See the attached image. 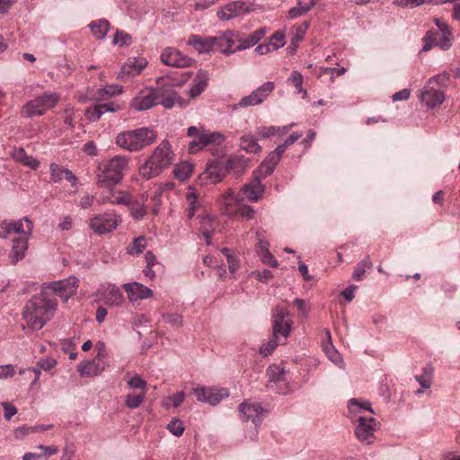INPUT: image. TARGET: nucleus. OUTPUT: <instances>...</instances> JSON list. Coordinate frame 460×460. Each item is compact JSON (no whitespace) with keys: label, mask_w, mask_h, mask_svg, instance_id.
Instances as JSON below:
<instances>
[{"label":"nucleus","mask_w":460,"mask_h":460,"mask_svg":"<svg viewBox=\"0 0 460 460\" xmlns=\"http://www.w3.org/2000/svg\"><path fill=\"white\" fill-rule=\"evenodd\" d=\"M57 308L56 299L41 290L26 303L22 317L30 329L39 331L54 316Z\"/></svg>","instance_id":"nucleus-1"},{"label":"nucleus","mask_w":460,"mask_h":460,"mask_svg":"<svg viewBox=\"0 0 460 460\" xmlns=\"http://www.w3.org/2000/svg\"><path fill=\"white\" fill-rule=\"evenodd\" d=\"M157 133L151 128L142 127L132 130L119 133L115 143L121 149L130 153L139 152L155 143Z\"/></svg>","instance_id":"nucleus-2"},{"label":"nucleus","mask_w":460,"mask_h":460,"mask_svg":"<svg viewBox=\"0 0 460 460\" xmlns=\"http://www.w3.org/2000/svg\"><path fill=\"white\" fill-rule=\"evenodd\" d=\"M130 158L127 155H115L98 166L97 182L111 188L119 184L129 168Z\"/></svg>","instance_id":"nucleus-3"},{"label":"nucleus","mask_w":460,"mask_h":460,"mask_svg":"<svg viewBox=\"0 0 460 460\" xmlns=\"http://www.w3.org/2000/svg\"><path fill=\"white\" fill-rule=\"evenodd\" d=\"M173 156L174 155L169 141H162L149 159L140 167V174L146 179H151L160 174L164 168L172 163Z\"/></svg>","instance_id":"nucleus-4"},{"label":"nucleus","mask_w":460,"mask_h":460,"mask_svg":"<svg viewBox=\"0 0 460 460\" xmlns=\"http://www.w3.org/2000/svg\"><path fill=\"white\" fill-rule=\"evenodd\" d=\"M187 136L193 138L189 144L190 154H197L208 146H220L226 141L222 133L210 131L203 127H189Z\"/></svg>","instance_id":"nucleus-5"},{"label":"nucleus","mask_w":460,"mask_h":460,"mask_svg":"<svg viewBox=\"0 0 460 460\" xmlns=\"http://www.w3.org/2000/svg\"><path fill=\"white\" fill-rule=\"evenodd\" d=\"M60 100V94L55 92H45L41 95L28 102L22 108V115L23 117L41 116L45 112L54 108Z\"/></svg>","instance_id":"nucleus-6"},{"label":"nucleus","mask_w":460,"mask_h":460,"mask_svg":"<svg viewBox=\"0 0 460 460\" xmlns=\"http://www.w3.org/2000/svg\"><path fill=\"white\" fill-rule=\"evenodd\" d=\"M32 229L33 223L27 217L18 220H3L0 222V238L6 239L13 234H17V237H31Z\"/></svg>","instance_id":"nucleus-7"},{"label":"nucleus","mask_w":460,"mask_h":460,"mask_svg":"<svg viewBox=\"0 0 460 460\" xmlns=\"http://www.w3.org/2000/svg\"><path fill=\"white\" fill-rule=\"evenodd\" d=\"M121 222L120 217L114 211L99 214L89 219L91 230L99 235L114 231Z\"/></svg>","instance_id":"nucleus-8"},{"label":"nucleus","mask_w":460,"mask_h":460,"mask_svg":"<svg viewBox=\"0 0 460 460\" xmlns=\"http://www.w3.org/2000/svg\"><path fill=\"white\" fill-rule=\"evenodd\" d=\"M275 84L267 81L253 90L249 95L243 97L237 103L234 104L233 110L252 107L261 104L274 91Z\"/></svg>","instance_id":"nucleus-9"},{"label":"nucleus","mask_w":460,"mask_h":460,"mask_svg":"<svg viewBox=\"0 0 460 460\" xmlns=\"http://www.w3.org/2000/svg\"><path fill=\"white\" fill-rule=\"evenodd\" d=\"M79 286V279L75 276H70L58 281L45 283L43 288L53 291L55 295L59 296L63 302H67L76 292Z\"/></svg>","instance_id":"nucleus-10"},{"label":"nucleus","mask_w":460,"mask_h":460,"mask_svg":"<svg viewBox=\"0 0 460 460\" xmlns=\"http://www.w3.org/2000/svg\"><path fill=\"white\" fill-rule=\"evenodd\" d=\"M236 158H230L226 162V166L219 161H213L208 164L206 170L200 174L199 181L202 184H215L220 182L225 175L226 170L231 168L235 163Z\"/></svg>","instance_id":"nucleus-11"},{"label":"nucleus","mask_w":460,"mask_h":460,"mask_svg":"<svg viewBox=\"0 0 460 460\" xmlns=\"http://www.w3.org/2000/svg\"><path fill=\"white\" fill-rule=\"evenodd\" d=\"M356 421V438L362 443L372 444L375 439V431L377 425L376 420L374 417L366 418L359 416Z\"/></svg>","instance_id":"nucleus-12"},{"label":"nucleus","mask_w":460,"mask_h":460,"mask_svg":"<svg viewBox=\"0 0 460 460\" xmlns=\"http://www.w3.org/2000/svg\"><path fill=\"white\" fill-rule=\"evenodd\" d=\"M288 316L287 309L277 306L272 311L273 336L284 339L288 338L292 325V321L286 319Z\"/></svg>","instance_id":"nucleus-13"},{"label":"nucleus","mask_w":460,"mask_h":460,"mask_svg":"<svg viewBox=\"0 0 460 460\" xmlns=\"http://www.w3.org/2000/svg\"><path fill=\"white\" fill-rule=\"evenodd\" d=\"M293 143L295 142L291 137H288L283 144L278 146L273 152L269 154L259 167V172L261 177H267L273 172L281 158V155L286 151L287 147L291 146Z\"/></svg>","instance_id":"nucleus-14"},{"label":"nucleus","mask_w":460,"mask_h":460,"mask_svg":"<svg viewBox=\"0 0 460 460\" xmlns=\"http://www.w3.org/2000/svg\"><path fill=\"white\" fill-rule=\"evenodd\" d=\"M240 417L243 421H252L255 427H258L265 417L266 411L259 402H251L244 401L238 406Z\"/></svg>","instance_id":"nucleus-15"},{"label":"nucleus","mask_w":460,"mask_h":460,"mask_svg":"<svg viewBox=\"0 0 460 460\" xmlns=\"http://www.w3.org/2000/svg\"><path fill=\"white\" fill-rule=\"evenodd\" d=\"M155 94V87H145L132 98L129 106L132 110L137 111L150 110L157 105Z\"/></svg>","instance_id":"nucleus-16"},{"label":"nucleus","mask_w":460,"mask_h":460,"mask_svg":"<svg viewBox=\"0 0 460 460\" xmlns=\"http://www.w3.org/2000/svg\"><path fill=\"white\" fill-rule=\"evenodd\" d=\"M199 402H207L212 406L218 404L224 397L228 396V391L225 388H212L199 386L192 389Z\"/></svg>","instance_id":"nucleus-17"},{"label":"nucleus","mask_w":460,"mask_h":460,"mask_svg":"<svg viewBox=\"0 0 460 460\" xmlns=\"http://www.w3.org/2000/svg\"><path fill=\"white\" fill-rule=\"evenodd\" d=\"M440 78L447 79V75L445 73L443 75H438L431 78L429 84L424 87L420 93V101L428 107L433 108L437 105H439L443 102L445 99L442 91H440L439 89H435L431 86V84L433 82L438 81Z\"/></svg>","instance_id":"nucleus-18"},{"label":"nucleus","mask_w":460,"mask_h":460,"mask_svg":"<svg viewBox=\"0 0 460 460\" xmlns=\"http://www.w3.org/2000/svg\"><path fill=\"white\" fill-rule=\"evenodd\" d=\"M161 61L166 66L174 67H189L194 63L191 58L172 47L165 48L163 50Z\"/></svg>","instance_id":"nucleus-19"},{"label":"nucleus","mask_w":460,"mask_h":460,"mask_svg":"<svg viewBox=\"0 0 460 460\" xmlns=\"http://www.w3.org/2000/svg\"><path fill=\"white\" fill-rule=\"evenodd\" d=\"M156 93V103L161 104L165 109H172L175 104L183 106L181 97L171 85H161L155 87Z\"/></svg>","instance_id":"nucleus-20"},{"label":"nucleus","mask_w":460,"mask_h":460,"mask_svg":"<svg viewBox=\"0 0 460 460\" xmlns=\"http://www.w3.org/2000/svg\"><path fill=\"white\" fill-rule=\"evenodd\" d=\"M220 207L223 214L232 219H235L236 209L242 201L241 194L235 193L232 189H228L222 194L220 199Z\"/></svg>","instance_id":"nucleus-21"},{"label":"nucleus","mask_w":460,"mask_h":460,"mask_svg":"<svg viewBox=\"0 0 460 460\" xmlns=\"http://www.w3.org/2000/svg\"><path fill=\"white\" fill-rule=\"evenodd\" d=\"M98 292L104 303L111 306H119L124 303V296L117 286L113 284L102 285Z\"/></svg>","instance_id":"nucleus-22"},{"label":"nucleus","mask_w":460,"mask_h":460,"mask_svg":"<svg viewBox=\"0 0 460 460\" xmlns=\"http://www.w3.org/2000/svg\"><path fill=\"white\" fill-rule=\"evenodd\" d=\"M264 192V186L261 184V180L256 177L249 183L244 184L240 191L242 201L256 202L258 201Z\"/></svg>","instance_id":"nucleus-23"},{"label":"nucleus","mask_w":460,"mask_h":460,"mask_svg":"<svg viewBox=\"0 0 460 460\" xmlns=\"http://www.w3.org/2000/svg\"><path fill=\"white\" fill-rule=\"evenodd\" d=\"M234 32L232 31H226L219 32L217 36H212L214 51H219L223 54H232L236 52L234 50Z\"/></svg>","instance_id":"nucleus-24"},{"label":"nucleus","mask_w":460,"mask_h":460,"mask_svg":"<svg viewBox=\"0 0 460 460\" xmlns=\"http://www.w3.org/2000/svg\"><path fill=\"white\" fill-rule=\"evenodd\" d=\"M248 12V7L244 2L234 1L222 7L217 12V16L221 21H228Z\"/></svg>","instance_id":"nucleus-25"},{"label":"nucleus","mask_w":460,"mask_h":460,"mask_svg":"<svg viewBox=\"0 0 460 460\" xmlns=\"http://www.w3.org/2000/svg\"><path fill=\"white\" fill-rule=\"evenodd\" d=\"M123 288L131 302L146 299L153 296V291L149 288L138 282L126 283L123 285Z\"/></svg>","instance_id":"nucleus-26"},{"label":"nucleus","mask_w":460,"mask_h":460,"mask_svg":"<svg viewBox=\"0 0 460 460\" xmlns=\"http://www.w3.org/2000/svg\"><path fill=\"white\" fill-rule=\"evenodd\" d=\"M146 66L147 60L145 58H128L122 66L119 77L124 79L125 76L137 75Z\"/></svg>","instance_id":"nucleus-27"},{"label":"nucleus","mask_w":460,"mask_h":460,"mask_svg":"<svg viewBox=\"0 0 460 460\" xmlns=\"http://www.w3.org/2000/svg\"><path fill=\"white\" fill-rule=\"evenodd\" d=\"M105 369V363L101 359H92L81 362L77 371L82 376H97Z\"/></svg>","instance_id":"nucleus-28"},{"label":"nucleus","mask_w":460,"mask_h":460,"mask_svg":"<svg viewBox=\"0 0 460 460\" xmlns=\"http://www.w3.org/2000/svg\"><path fill=\"white\" fill-rule=\"evenodd\" d=\"M212 40V36L209 37H202L200 35L192 34L187 40V44L189 46L193 47V49L199 54L208 53L209 51H214V46Z\"/></svg>","instance_id":"nucleus-29"},{"label":"nucleus","mask_w":460,"mask_h":460,"mask_svg":"<svg viewBox=\"0 0 460 460\" xmlns=\"http://www.w3.org/2000/svg\"><path fill=\"white\" fill-rule=\"evenodd\" d=\"M30 238L31 237H15L13 239L11 251V260L13 263L15 264L25 257Z\"/></svg>","instance_id":"nucleus-30"},{"label":"nucleus","mask_w":460,"mask_h":460,"mask_svg":"<svg viewBox=\"0 0 460 460\" xmlns=\"http://www.w3.org/2000/svg\"><path fill=\"white\" fill-rule=\"evenodd\" d=\"M266 34L265 28L255 30L250 35L238 40L239 44L234 47V50L242 51L255 46Z\"/></svg>","instance_id":"nucleus-31"},{"label":"nucleus","mask_w":460,"mask_h":460,"mask_svg":"<svg viewBox=\"0 0 460 460\" xmlns=\"http://www.w3.org/2000/svg\"><path fill=\"white\" fill-rule=\"evenodd\" d=\"M437 25L439 30L438 36H437V46L442 50H447L452 46L451 31L443 22L437 20Z\"/></svg>","instance_id":"nucleus-32"},{"label":"nucleus","mask_w":460,"mask_h":460,"mask_svg":"<svg viewBox=\"0 0 460 460\" xmlns=\"http://www.w3.org/2000/svg\"><path fill=\"white\" fill-rule=\"evenodd\" d=\"M294 126V123L283 126V127H276V126H262L257 128V134L261 138H269L272 136H283L286 135Z\"/></svg>","instance_id":"nucleus-33"},{"label":"nucleus","mask_w":460,"mask_h":460,"mask_svg":"<svg viewBox=\"0 0 460 460\" xmlns=\"http://www.w3.org/2000/svg\"><path fill=\"white\" fill-rule=\"evenodd\" d=\"M114 111H116V109L113 107L112 103H101L87 109L85 116L90 121H97L102 114Z\"/></svg>","instance_id":"nucleus-34"},{"label":"nucleus","mask_w":460,"mask_h":460,"mask_svg":"<svg viewBox=\"0 0 460 460\" xmlns=\"http://www.w3.org/2000/svg\"><path fill=\"white\" fill-rule=\"evenodd\" d=\"M88 27L96 40H100L106 37L110 30V22L106 19H100L91 22Z\"/></svg>","instance_id":"nucleus-35"},{"label":"nucleus","mask_w":460,"mask_h":460,"mask_svg":"<svg viewBox=\"0 0 460 460\" xmlns=\"http://www.w3.org/2000/svg\"><path fill=\"white\" fill-rule=\"evenodd\" d=\"M208 85V75L205 71L200 70L197 75L194 84L190 88V95L191 98L199 96Z\"/></svg>","instance_id":"nucleus-36"},{"label":"nucleus","mask_w":460,"mask_h":460,"mask_svg":"<svg viewBox=\"0 0 460 460\" xmlns=\"http://www.w3.org/2000/svg\"><path fill=\"white\" fill-rule=\"evenodd\" d=\"M111 199L112 205H131L133 202V196L126 190L111 189Z\"/></svg>","instance_id":"nucleus-37"},{"label":"nucleus","mask_w":460,"mask_h":460,"mask_svg":"<svg viewBox=\"0 0 460 460\" xmlns=\"http://www.w3.org/2000/svg\"><path fill=\"white\" fill-rule=\"evenodd\" d=\"M240 146L243 150L251 154H257L261 150L257 139L252 135L243 136L240 138Z\"/></svg>","instance_id":"nucleus-38"},{"label":"nucleus","mask_w":460,"mask_h":460,"mask_svg":"<svg viewBox=\"0 0 460 460\" xmlns=\"http://www.w3.org/2000/svg\"><path fill=\"white\" fill-rule=\"evenodd\" d=\"M315 4V0H309L308 3L302 4L300 1L297 5L288 10V16L289 19H296L307 13L311 8Z\"/></svg>","instance_id":"nucleus-39"},{"label":"nucleus","mask_w":460,"mask_h":460,"mask_svg":"<svg viewBox=\"0 0 460 460\" xmlns=\"http://www.w3.org/2000/svg\"><path fill=\"white\" fill-rule=\"evenodd\" d=\"M186 199L188 201L187 217L189 219L192 218L196 210L199 207L197 200V194L192 187H189L186 193Z\"/></svg>","instance_id":"nucleus-40"},{"label":"nucleus","mask_w":460,"mask_h":460,"mask_svg":"<svg viewBox=\"0 0 460 460\" xmlns=\"http://www.w3.org/2000/svg\"><path fill=\"white\" fill-rule=\"evenodd\" d=\"M348 409L349 413L356 416L357 413H360L363 411L373 412L371 403L369 402H360L357 399H351L349 401Z\"/></svg>","instance_id":"nucleus-41"},{"label":"nucleus","mask_w":460,"mask_h":460,"mask_svg":"<svg viewBox=\"0 0 460 460\" xmlns=\"http://www.w3.org/2000/svg\"><path fill=\"white\" fill-rule=\"evenodd\" d=\"M373 267V264L370 261V258L367 256L361 261H359L353 272V279L359 281L363 279L365 272L367 270H370Z\"/></svg>","instance_id":"nucleus-42"},{"label":"nucleus","mask_w":460,"mask_h":460,"mask_svg":"<svg viewBox=\"0 0 460 460\" xmlns=\"http://www.w3.org/2000/svg\"><path fill=\"white\" fill-rule=\"evenodd\" d=\"M192 172V165L189 163H181L173 169L174 177L181 181L187 180Z\"/></svg>","instance_id":"nucleus-43"},{"label":"nucleus","mask_w":460,"mask_h":460,"mask_svg":"<svg viewBox=\"0 0 460 460\" xmlns=\"http://www.w3.org/2000/svg\"><path fill=\"white\" fill-rule=\"evenodd\" d=\"M146 246V238L144 236H139L133 240V242L128 246L127 251L130 255H138L143 252Z\"/></svg>","instance_id":"nucleus-44"},{"label":"nucleus","mask_w":460,"mask_h":460,"mask_svg":"<svg viewBox=\"0 0 460 460\" xmlns=\"http://www.w3.org/2000/svg\"><path fill=\"white\" fill-rule=\"evenodd\" d=\"M69 169L64 168L58 164L52 163L49 165L50 180L52 182L57 183L66 178V172Z\"/></svg>","instance_id":"nucleus-45"},{"label":"nucleus","mask_w":460,"mask_h":460,"mask_svg":"<svg viewBox=\"0 0 460 460\" xmlns=\"http://www.w3.org/2000/svg\"><path fill=\"white\" fill-rule=\"evenodd\" d=\"M437 36L438 31H428L422 38L423 47L421 52L430 50L434 46H437Z\"/></svg>","instance_id":"nucleus-46"},{"label":"nucleus","mask_w":460,"mask_h":460,"mask_svg":"<svg viewBox=\"0 0 460 460\" xmlns=\"http://www.w3.org/2000/svg\"><path fill=\"white\" fill-rule=\"evenodd\" d=\"M16 158L21 160L24 165L33 170H36L40 165V162L33 156L26 155L22 148L17 152Z\"/></svg>","instance_id":"nucleus-47"},{"label":"nucleus","mask_w":460,"mask_h":460,"mask_svg":"<svg viewBox=\"0 0 460 460\" xmlns=\"http://www.w3.org/2000/svg\"><path fill=\"white\" fill-rule=\"evenodd\" d=\"M146 392L139 394H129L126 396L125 404L129 409H136L144 402Z\"/></svg>","instance_id":"nucleus-48"},{"label":"nucleus","mask_w":460,"mask_h":460,"mask_svg":"<svg viewBox=\"0 0 460 460\" xmlns=\"http://www.w3.org/2000/svg\"><path fill=\"white\" fill-rule=\"evenodd\" d=\"M167 429L175 437H181L185 430L183 422L178 418H172L167 424Z\"/></svg>","instance_id":"nucleus-49"},{"label":"nucleus","mask_w":460,"mask_h":460,"mask_svg":"<svg viewBox=\"0 0 460 460\" xmlns=\"http://www.w3.org/2000/svg\"><path fill=\"white\" fill-rule=\"evenodd\" d=\"M267 376L270 382L278 383L284 380L285 372L277 366H270L267 368Z\"/></svg>","instance_id":"nucleus-50"},{"label":"nucleus","mask_w":460,"mask_h":460,"mask_svg":"<svg viewBox=\"0 0 460 460\" xmlns=\"http://www.w3.org/2000/svg\"><path fill=\"white\" fill-rule=\"evenodd\" d=\"M132 42L131 36L122 31H117L116 33L113 36V44L119 45V46H128Z\"/></svg>","instance_id":"nucleus-51"},{"label":"nucleus","mask_w":460,"mask_h":460,"mask_svg":"<svg viewBox=\"0 0 460 460\" xmlns=\"http://www.w3.org/2000/svg\"><path fill=\"white\" fill-rule=\"evenodd\" d=\"M255 216V210L244 202H241L240 206L236 209V217L235 218L239 217H246L247 219H252Z\"/></svg>","instance_id":"nucleus-52"},{"label":"nucleus","mask_w":460,"mask_h":460,"mask_svg":"<svg viewBox=\"0 0 460 460\" xmlns=\"http://www.w3.org/2000/svg\"><path fill=\"white\" fill-rule=\"evenodd\" d=\"M303 75L300 72L295 70L291 73V75L288 78V82H290L296 88L297 93L304 92L306 94V92L303 90Z\"/></svg>","instance_id":"nucleus-53"},{"label":"nucleus","mask_w":460,"mask_h":460,"mask_svg":"<svg viewBox=\"0 0 460 460\" xmlns=\"http://www.w3.org/2000/svg\"><path fill=\"white\" fill-rule=\"evenodd\" d=\"M279 344V338L272 337L267 343L263 344L260 349L259 352L261 355L267 357L268 355L271 354V352L277 348V346Z\"/></svg>","instance_id":"nucleus-54"},{"label":"nucleus","mask_w":460,"mask_h":460,"mask_svg":"<svg viewBox=\"0 0 460 460\" xmlns=\"http://www.w3.org/2000/svg\"><path fill=\"white\" fill-rule=\"evenodd\" d=\"M128 385L131 389H140L142 392L146 393V382L138 375L131 377L128 382Z\"/></svg>","instance_id":"nucleus-55"},{"label":"nucleus","mask_w":460,"mask_h":460,"mask_svg":"<svg viewBox=\"0 0 460 460\" xmlns=\"http://www.w3.org/2000/svg\"><path fill=\"white\" fill-rule=\"evenodd\" d=\"M58 362L55 358H40L38 362H37V366L42 369L43 371H50L51 369H53L56 366H57Z\"/></svg>","instance_id":"nucleus-56"},{"label":"nucleus","mask_w":460,"mask_h":460,"mask_svg":"<svg viewBox=\"0 0 460 460\" xmlns=\"http://www.w3.org/2000/svg\"><path fill=\"white\" fill-rule=\"evenodd\" d=\"M163 319L166 323H169L173 327H180L182 324L181 316L178 314H164Z\"/></svg>","instance_id":"nucleus-57"},{"label":"nucleus","mask_w":460,"mask_h":460,"mask_svg":"<svg viewBox=\"0 0 460 460\" xmlns=\"http://www.w3.org/2000/svg\"><path fill=\"white\" fill-rule=\"evenodd\" d=\"M98 92H99V95H101V96L103 95L102 93L109 95V96H114L116 94H119L122 93V87L119 85H117V84H111V85H107L106 87H104L102 89H100Z\"/></svg>","instance_id":"nucleus-58"},{"label":"nucleus","mask_w":460,"mask_h":460,"mask_svg":"<svg viewBox=\"0 0 460 460\" xmlns=\"http://www.w3.org/2000/svg\"><path fill=\"white\" fill-rule=\"evenodd\" d=\"M130 214L131 216L137 219V220H141L145 217V216L146 215V209L144 206H141V205H132L130 207Z\"/></svg>","instance_id":"nucleus-59"},{"label":"nucleus","mask_w":460,"mask_h":460,"mask_svg":"<svg viewBox=\"0 0 460 460\" xmlns=\"http://www.w3.org/2000/svg\"><path fill=\"white\" fill-rule=\"evenodd\" d=\"M262 263L269 265L273 268H277L279 266L278 261L271 254L270 251H264L262 254L259 255Z\"/></svg>","instance_id":"nucleus-60"},{"label":"nucleus","mask_w":460,"mask_h":460,"mask_svg":"<svg viewBox=\"0 0 460 460\" xmlns=\"http://www.w3.org/2000/svg\"><path fill=\"white\" fill-rule=\"evenodd\" d=\"M31 433H33L32 426L23 425L14 429L13 436L16 439H22Z\"/></svg>","instance_id":"nucleus-61"},{"label":"nucleus","mask_w":460,"mask_h":460,"mask_svg":"<svg viewBox=\"0 0 460 460\" xmlns=\"http://www.w3.org/2000/svg\"><path fill=\"white\" fill-rule=\"evenodd\" d=\"M273 50H277L276 47L273 45V42L260 44L254 49L255 53L260 56L266 55Z\"/></svg>","instance_id":"nucleus-62"},{"label":"nucleus","mask_w":460,"mask_h":460,"mask_svg":"<svg viewBox=\"0 0 460 460\" xmlns=\"http://www.w3.org/2000/svg\"><path fill=\"white\" fill-rule=\"evenodd\" d=\"M185 399V394L182 391L177 392L176 394H172L168 397V400L172 402V404L174 408L179 407Z\"/></svg>","instance_id":"nucleus-63"},{"label":"nucleus","mask_w":460,"mask_h":460,"mask_svg":"<svg viewBox=\"0 0 460 460\" xmlns=\"http://www.w3.org/2000/svg\"><path fill=\"white\" fill-rule=\"evenodd\" d=\"M271 42L276 47V49L282 48L285 45V36L280 31H276L270 38Z\"/></svg>","instance_id":"nucleus-64"}]
</instances>
